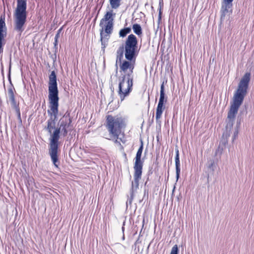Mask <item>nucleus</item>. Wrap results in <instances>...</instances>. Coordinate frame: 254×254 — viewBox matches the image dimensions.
<instances>
[{
	"mask_svg": "<svg viewBox=\"0 0 254 254\" xmlns=\"http://www.w3.org/2000/svg\"><path fill=\"white\" fill-rule=\"evenodd\" d=\"M250 78L251 73L250 72L246 73L241 79L238 88L234 94L233 101L228 113L225 130L222 135L223 138L226 141L230 135L238 109L242 105L244 97L247 95Z\"/></svg>",
	"mask_w": 254,
	"mask_h": 254,
	"instance_id": "obj_1",
	"label": "nucleus"
},
{
	"mask_svg": "<svg viewBox=\"0 0 254 254\" xmlns=\"http://www.w3.org/2000/svg\"><path fill=\"white\" fill-rule=\"evenodd\" d=\"M71 120L67 116H64L60 119L59 122V127L55 129L50 138V144L49 154L54 166L58 168V150L59 145V140L60 139V133L61 131L64 136L66 135L68 128Z\"/></svg>",
	"mask_w": 254,
	"mask_h": 254,
	"instance_id": "obj_2",
	"label": "nucleus"
},
{
	"mask_svg": "<svg viewBox=\"0 0 254 254\" xmlns=\"http://www.w3.org/2000/svg\"><path fill=\"white\" fill-rule=\"evenodd\" d=\"M123 127H125V121L122 117L107 116V127L109 132V137L116 139V143L119 145L121 150L126 146V138L121 133V129Z\"/></svg>",
	"mask_w": 254,
	"mask_h": 254,
	"instance_id": "obj_3",
	"label": "nucleus"
},
{
	"mask_svg": "<svg viewBox=\"0 0 254 254\" xmlns=\"http://www.w3.org/2000/svg\"><path fill=\"white\" fill-rule=\"evenodd\" d=\"M115 13L112 10L107 11L100 22V36L101 49L104 51L108 44V40L113 32L114 18Z\"/></svg>",
	"mask_w": 254,
	"mask_h": 254,
	"instance_id": "obj_4",
	"label": "nucleus"
},
{
	"mask_svg": "<svg viewBox=\"0 0 254 254\" xmlns=\"http://www.w3.org/2000/svg\"><path fill=\"white\" fill-rule=\"evenodd\" d=\"M27 0H17V6L14 13V30L21 35L25 29L26 21Z\"/></svg>",
	"mask_w": 254,
	"mask_h": 254,
	"instance_id": "obj_5",
	"label": "nucleus"
},
{
	"mask_svg": "<svg viewBox=\"0 0 254 254\" xmlns=\"http://www.w3.org/2000/svg\"><path fill=\"white\" fill-rule=\"evenodd\" d=\"M138 51L137 38L133 34H130L128 36V69H129L131 73L134 68Z\"/></svg>",
	"mask_w": 254,
	"mask_h": 254,
	"instance_id": "obj_6",
	"label": "nucleus"
},
{
	"mask_svg": "<svg viewBox=\"0 0 254 254\" xmlns=\"http://www.w3.org/2000/svg\"><path fill=\"white\" fill-rule=\"evenodd\" d=\"M49 99L50 103L59 104L57 76L55 71H52L49 76Z\"/></svg>",
	"mask_w": 254,
	"mask_h": 254,
	"instance_id": "obj_7",
	"label": "nucleus"
},
{
	"mask_svg": "<svg viewBox=\"0 0 254 254\" xmlns=\"http://www.w3.org/2000/svg\"><path fill=\"white\" fill-rule=\"evenodd\" d=\"M143 145L142 142L137 152L134 165V182H132V185H135L136 187L138 185V181L141 179L142 175V170L143 167V162L141 160V157L143 151Z\"/></svg>",
	"mask_w": 254,
	"mask_h": 254,
	"instance_id": "obj_8",
	"label": "nucleus"
},
{
	"mask_svg": "<svg viewBox=\"0 0 254 254\" xmlns=\"http://www.w3.org/2000/svg\"><path fill=\"white\" fill-rule=\"evenodd\" d=\"M124 54L127 59V40L119 47L116 56V65H119L122 71H126L127 70V61L125 60L122 62Z\"/></svg>",
	"mask_w": 254,
	"mask_h": 254,
	"instance_id": "obj_9",
	"label": "nucleus"
},
{
	"mask_svg": "<svg viewBox=\"0 0 254 254\" xmlns=\"http://www.w3.org/2000/svg\"><path fill=\"white\" fill-rule=\"evenodd\" d=\"M59 104L50 103V108L51 113H50V118L47 121V126L45 127L49 133L51 135L52 130L55 127L56 125V120L57 118L58 113Z\"/></svg>",
	"mask_w": 254,
	"mask_h": 254,
	"instance_id": "obj_10",
	"label": "nucleus"
},
{
	"mask_svg": "<svg viewBox=\"0 0 254 254\" xmlns=\"http://www.w3.org/2000/svg\"><path fill=\"white\" fill-rule=\"evenodd\" d=\"M233 0H222L221 9V19H224L227 16H229L232 12V2Z\"/></svg>",
	"mask_w": 254,
	"mask_h": 254,
	"instance_id": "obj_11",
	"label": "nucleus"
},
{
	"mask_svg": "<svg viewBox=\"0 0 254 254\" xmlns=\"http://www.w3.org/2000/svg\"><path fill=\"white\" fill-rule=\"evenodd\" d=\"M6 36V27L5 26L4 18L0 19V52H2V46L4 44L3 42Z\"/></svg>",
	"mask_w": 254,
	"mask_h": 254,
	"instance_id": "obj_12",
	"label": "nucleus"
},
{
	"mask_svg": "<svg viewBox=\"0 0 254 254\" xmlns=\"http://www.w3.org/2000/svg\"><path fill=\"white\" fill-rule=\"evenodd\" d=\"M125 76L124 77L122 81L120 82L119 85V95L121 101L124 100L125 97L127 95V88H124L125 84Z\"/></svg>",
	"mask_w": 254,
	"mask_h": 254,
	"instance_id": "obj_13",
	"label": "nucleus"
},
{
	"mask_svg": "<svg viewBox=\"0 0 254 254\" xmlns=\"http://www.w3.org/2000/svg\"><path fill=\"white\" fill-rule=\"evenodd\" d=\"M165 93H164V82L161 85L160 95L158 105L164 106L165 102Z\"/></svg>",
	"mask_w": 254,
	"mask_h": 254,
	"instance_id": "obj_14",
	"label": "nucleus"
},
{
	"mask_svg": "<svg viewBox=\"0 0 254 254\" xmlns=\"http://www.w3.org/2000/svg\"><path fill=\"white\" fill-rule=\"evenodd\" d=\"M165 109L164 106L157 105L156 112V119L158 122L161 117L162 113Z\"/></svg>",
	"mask_w": 254,
	"mask_h": 254,
	"instance_id": "obj_15",
	"label": "nucleus"
},
{
	"mask_svg": "<svg viewBox=\"0 0 254 254\" xmlns=\"http://www.w3.org/2000/svg\"><path fill=\"white\" fill-rule=\"evenodd\" d=\"M132 30L133 32L138 36L141 37L142 35V28L139 24H134L132 25Z\"/></svg>",
	"mask_w": 254,
	"mask_h": 254,
	"instance_id": "obj_16",
	"label": "nucleus"
},
{
	"mask_svg": "<svg viewBox=\"0 0 254 254\" xmlns=\"http://www.w3.org/2000/svg\"><path fill=\"white\" fill-rule=\"evenodd\" d=\"M175 165H176V178H177V180H178L179 178L180 173V164L179 156L176 155Z\"/></svg>",
	"mask_w": 254,
	"mask_h": 254,
	"instance_id": "obj_17",
	"label": "nucleus"
},
{
	"mask_svg": "<svg viewBox=\"0 0 254 254\" xmlns=\"http://www.w3.org/2000/svg\"><path fill=\"white\" fill-rule=\"evenodd\" d=\"M121 0H109L112 8L116 9L119 7L120 5Z\"/></svg>",
	"mask_w": 254,
	"mask_h": 254,
	"instance_id": "obj_18",
	"label": "nucleus"
},
{
	"mask_svg": "<svg viewBox=\"0 0 254 254\" xmlns=\"http://www.w3.org/2000/svg\"><path fill=\"white\" fill-rule=\"evenodd\" d=\"M127 35V27H125L121 29L119 32V35L120 37H125Z\"/></svg>",
	"mask_w": 254,
	"mask_h": 254,
	"instance_id": "obj_19",
	"label": "nucleus"
},
{
	"mask_svg": "<svg viewBox=\"0 0 254 254\" xmlns=\"http://www.w3.org/2000/svg\"><path fill=\"white\" fill-rule=\"evenodd\" d=\"M128 94L132 90V86L133 85V77L128 80Z\"/></svg>",
	"mask_w": 254,
	"mask_h": 254,
	"instance_id": "obj_20",
	"label": "nucleus"
},
{
	"mask_svg": "<svg viewBox=\"0 0 254 254\" xmlns=\"http://www.w3.org/2000/svg\"><path fill=\"white\" fill-rule=\"evenodd\" d=\"M8 94L9 95V99L13 102L14 101V93L12 89H9L8 91Z\"/></svg>",
	"mask_w": 254,
	"mask_h": 254,
	"instance_id": "obj_21",
	"label": "nucleus"
},
{
	"mask_svg": "<svg viewBox=\"0 0 254 254\" xmlns=\"http://www.w3.org/2000/svg\"><path fill=\"white\" fill-rule=\"evenodd\" d=\"M170 254H178V248L177 245H175L172 248Z\"/></svg>",
	"mask_w": 254,
	"mask_h": 254,
	"instance_id": "obj_22",
	"label": "nucleus"
},
{
	"mask_svg": "<svg viewBox=\"0 0 254 254\" xmlns=\"http://www.w3.org/2000/svg\"><path fill=\"white\" fill-rule=\"evenodd\" d=\"M239 133L238 127H237L235 128L234 132L233 135V141H234L237 137Z\"/></svg>",
	"mask_w": 254,
	"mask_h": 254,
	"instance_id": "obj_23",
	"label": "nucleus"
},
{
	"mask_svg": "<svg viewBox=\"0 0 254 254\" xmlns=\"http://www.w3.org/2000/svg\"><path fill=\"white\" fill-rule=\"evenodd\" d=\"M59 37H60L59 33L57 34L56 35L55 37V43H54V44H55V46L57 45L58 40Z\"/></svg>",
	"mask_w": 254,
	"mask_h": 254,
	"instance_id": "obj_24",
	"label": "nucleus"
},
{
	"mask_svg": "<svg viewBox=\"0 0 254 254\" xmlns=\"http://www.w3.org/2000/svg\"><path fill=\"white\" fill-rule=\"evenodd\" d=\"M214 161H211L210 164L209 165V168H211L214 165Z\"/></svg>",
	"mask_w": 254,
	"mask_h": 254,
	"instance_id": "obj_25",
	"label": "nucleus"
},
{
	"mask_svg": "<svg viewBox=\"0 0 254 254\" xmlns=\"http://www.w3.org/2000/svg\"><path fill=\"white\" fill-rule=\"evenodd\" d=\"M125 221L123 222V226L122 227V230L124 232V230H125Z\"/></svg>",
	"mask_w": 254,
	"mask_h": 254,
	"instance_id": "obj_26",
	"label": "nucleus"
},
{
	"mask_svg": "<svg viewBox=\"0 0 254 254\" xmlns=\"http://www.w3.org/2000/svg\"><path fill=\"white\" fill-rule=\"evenodd\" d=\"M176 155L179 156V150L178 149H176Z\"/></svg>",
	"mask_w": 254,
	"mask_h": 254,
	"instance_id": "obj_27",
	"label": "nucleus"
},
{
	"mask_svg": "<svg viewBox=\"0 0 254 254\" xmlns=\"http://www.w3.org/2000/svg\"><path fill=\"white\" fill-rule=\"evenodd\" d=\"M131 31V29L130 28H128V33H129Z\"/></svg>",
	"mask_w": 254,
	"mask_h": 254,
	"instance_id": "obj_28",
	"label": "nucleus"
},
{
	"mask_svg": "<svg viewBox=\"0 0 254 254\" xmlns=\"http://www.w3.org/2000/svg\"><path fill=\"white\" fill-rule=\"evenodd\" d=\"M124 156H126V153H124Z\"/></svg>",
	"mask_w": 254,
	"mask_h": 254,
	"instance_id": "obj_29",
	"label": "nucleus"
},
{
	"mask_svg": "<svg viewBox=\"0 0 254 254\" xmlns=\"http://www.w3.org/2000/svg\"><path fill=\"white\" fill-rule=\"evenodd\" d=\"M123 239H125V236H124V235L123 236Z\"/></svg>",
	"mask_w": 254,
	"mask_h": 254,
	"instance_id": "obj_30",
	"label": "nucleus"
}]
</instances>
